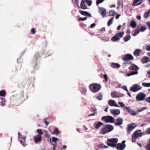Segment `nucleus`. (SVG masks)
I'll list each match as a JSON object with an SVG mask.
<instances>
[{"instance_id":"obj_62","label":"nucleus","mask_w":150,"mask_h":150,"mask_svg":"<svg viewBox=\"0 0 150 150\" xmlns=\"http://www.w3.org/2000/svg\"><path fill=\"white\" fill-rule=\"evenodd\" d=\"M96 25V24L95 23H93L91 24L90 26L92 28L94 27Z\"/></svg>"},{"instance_id":"obj_53","label":"nucleus","mask_w":150,"mask_h":150,"mask_svg":"<svg viewBox=\"0 0 150 150\" xmlns=\"http://www.w3.org/2000/svg\"><path fill=\"white\" fill-rule=\"evenodd\" d=\"M118 6H120L121 5L122 7H123V2L122 1V2H121L120 1H119L118 3Z\"/></svg>"},{"instance_id":"obj_43","label":"nucleus","mask_w":150,"mask_h":150,"mask_svg":"<svg viewBox=\"0 0 150 150\" xmlns=\"http://www.w3.org/2000/svg\"><path fill=\"white\" fill-rule=\"evenodd\" d=\"M104 0H97L96 4L97 5H98L102 3Z\"/></svg>"},{"instance_id":"obj_57","label":"nucleus","mask_w":150,"mask_h":150,"mask_svg":"<svg viewBox=\"0 0 150 150\" xmlns=\"http://www.w3.org/2000/svg\"><path fill=\"white\" fill-rule=\"evenodd\" d=\"M46 119H44V122H45V124L46 125V126L47 127V125H48L49 124V122H47L46 121Z\"/></svg>"},{"instance_id":"obj_60","label":"nucleus","mask_w":150,"mask_h":150,"mask_svg":"<svg viewBox=\"0 0 150 150\" xmlns=\"http://www.w3.org/2000/svg\"><path fill=\"white\" fill-rule=\"evenodd\" d=\"M146 49L148 51H150V45H149L146 47Z\"/></svg>"},{"instance_id":"obj_48","label":"nucleus","mask_w":150,"mask_h":150,"mask_svg":"<svg viewBox=\"0 0 150 150\" xmlns=\"http://www.w3.org/2000/svg\"><path fill=\"white\" fill-rule=\"evenodd\" d=\"M145 109H146V108L144 107L142 108L141 109H138L137 110V112H139L143 111Z\"/></svg>"},{"instance_id":"obj_46","label":"nucleus","mask_w":150,"mask_h":150,"mask_svg":"<svg viewBox=\"0 0 150 150\" xmlns=\"http://www.w3.org/2000/svg\"><path fill=\"white\" fill-rule=\"evenodd\" d=\"M146 29V28L144 26H142L140 29V31L141 32H144Z\"/></svg>"},{"instance_id":"obj_22","label":"nucleus","mask_w":150,"mask_h":150,"mask_svg":"<svg viewBox=\"0 0 150 150\" xmlns=\"http://www.w3.org/2000/svg\"><path fill=\"white\" fill-rule=\"evenodd\" d=\"M85 1L84 0H82L81 1L80 6L81 8L83 9H86L87 8V7L85 4Z\"/></svg>"},{"instance_id":"obj_18","label":"nucleus","mask_w":150,"mask_h":150,"mask_svg":"<svg viewBox=\"0 0 150 150\" xmlns=\"http://www.w3.org/2000/svg\"><path fill=\"white\" fill-rule=\"evenodd\" d=\"M150 62L149 58L147 57H144L142 60L143 64H145Z\"/></svg>"},{"instance_id":"obj_16","label":"nucleus","mask_w":150,"mask_h":150,"mask_svg":"<svg viewBox=\"0 0 150 150\" xmlns=\"http://www.w3.org/2000/svg\"><path fill=\"white\" fill-rule=\"evenodd\" d=\"M129 107H125V108L127 110L130 114L133 116H135L137 115V113L133 110L129 108Z\"/></svg>"},{"instance_id":"obj_61","label":"nucleus","mask_w":150,"mask_h":150,"mask_svg":"<svg viewBox=\"0 0 150 150\" xmlns=\"http://www.w3.org/2000/svg\"><path fill=\"white\" fill-rule=\"evenodd\" d=\"M45 136L46 137L48 138L50 137V135L47 133V131H46V132L45 133Z\"/></svg>"},{"instance_id":"obj_56","label":"nucleus","mask_w":150,"mask_h":150,"mask_svg":"<svg viewBox=\"0 0 150 150\" xmlns=\"http://www.w3.org/2000/svg\"><path fill=\"white\" fill-rule=\"evenodd\" d=\"M104 78L105 79V81H107L108 80V77L107 75L106 74H105L104 75Z\"/></svg>"},{"instance_id":"obj_23","label":"nucleus","mask_w":150,"mask_h":150,"mask_svg":"<svg viewBox=\"0 0 150 150\" xmlns=\"http://www.w3.org/2000/svg\"><path fill=\"white\" fill-rule=\"evenodd\" d=\"M142 50L139 49H136L134 52V54L135 56H138L139 55L140 53L142 52Z\"/></svg>"},{"instance_id":"obj_27","label":"nucleus","mask_w":150,"mask_h":150,"mask_svg":"<svg viewBox=\"0 0 150 150\" xmlns=\"http://www.w3.org/2000/svg\"><path fill=\"white\" fill-rule=\"evenodd\" d=\"M1 101L0 102V104L2 106H4L5 105V100L4 98H1Z\"/></svg>"},{"instance_id":"obj_12","label":"nucleus","mask_w":150,"mask_h":150,"mask_svg":"<svg viewBox=\"0 0 150 150\" xmlns=\"http://www.w3.org/2000/svg\"><path fill=\"white\" fill-rule=\"evenodd\" d=\"M34 142L35 143H40L42 140L41 136L37 135L33 137Z\"/></svg>"},{"instance_id":"obj_49","label":"nucleus","mask_w":150,"mask_h":150,"mask_svg":"<svg viewBox=\"0 0 150 150\" xmlns=\"http://www.w3.org/2000/svg\"><path fill=\"white\" fill-rule=\"evenodd\" d=\"M31 33L32 34H34L35 33V29L34 28H33L31 29Z\"/></svg>"},{"instance_id":"obj_10","label":"nucleus","mask_w":150,"mask_h":150,"mask_svg":"<svg viewBox=\"0 0 150 150\" xmlns=\"http://www.w3.org/2000/svg\"><path fill=\"white\" fill-rule=\"evenodd\" d=\"M141 89V87L137 84H135L132 86L130 88V90L133 92L138 91Z\"/></svg>"},{"instance_id":"obj_3","label":"nucleus","mask_w":150,"mask_h":150,"mask_svg":"<svg viewBox=\"0 0 150 150\" xmlns=\"http://www.w3.org/2000/svg\"><path fill=\"white\" fill-rule=\"evenodd\" d=\"M113 129V127L110 125H105V127L103 128L101 130V133L103 134H105L108 132L111 131Z\"/></svg>"},{"instance_id":"obj_6","label":"nucleus","mask_w":150,"mask_h":150,"mask_svg":"<svg viewBox=\"0 0 150 150\" xmlns=\"http://www.w3.org/2000/svg\"><path fill=\"white\" fill-rule=\"evenodd\" d=\"M124 33V32H119L111 38V40L113 42L119 40L120 38L123 37Z\"/></svg>"},{"instance_id":"obj_37","label":"nucleus","mask_w":150,"mask_h":150,"mask_svg":"<svg viewBox=\"0 0 150 150\" xmlns=\"http://www.w3.org/2000/svg\"><path fill=\"white\" fill-rule=\"evenodd\" d=\"M98 95L99 96L96 97L97 99L99 100H102L103 98V96L102 93H99Z\"/></svg>"},{"instance_id":"obj_63","label":"nucleus","mask_w":150,"mask_h":150,"mask_svg":"<svg viewBox=\"0 0 150 150\" xmlns=\"http://www.w3.org/2000/svg\"><path fill=\"white\" fill-rule=\"evenodd\" d=\"M52 145L53 146V149L55 150V147L56 146V145L55 144H52Z\"/></svg>"},{"instance_id":"obj_59","label":"nucleus","mask_w":150,"mask_h":150,"mask_svg":"<svg viewBox=\"0 0 150 150\" xmlns=\"http://www.w3.org/2000/svg\"><path fill=\"white\" fill-rule=\"evenodd\" d=\"M146 101L150 103V97L146 98Z\"/></svg>"},{"instance_id":"obj_58","label":"nucleus","mask_w":150,"mask_h":150,"mask_svg":"<svg viewBox=\"0 0 150 150\" xmlns=\"http://www.w3.org/2000/svg\"><path fill=\"white\" fill-rule=\"evenodd\" d=\"M96 113H97V112H93V113L89 115L88 116L90 117L91 116L95 115Z\"/></svg>"},{"instance_id":"obj_5","label":"nucleus","mask_w":150,"mask_h":150,"mask_svg":"<svg viewBox=\"0 0 150 150\" xmlns=\"http://www.w3.org/2000/svg\"><path fill=\"white\" fill-rule=\"evenodd\" d=\"M102 120H104L105 123H111L115 122V118L112 117L110 116H104L101 118Z\"/></svg>"},{"instance_id":"obj_24","label":"nucleus","mask_w":150,"mask_h":150,"mask_svg":"<svg viewBox=\"0 0 150 150\" xmlns=\"http://www.w3.org/2000/svg\"><path fill=\"white\" fill-rule=\"evenodd\" d=\"M103 125L104 124L103 123L100 122H99L96 125L95 124H94V126L96 129H98L100 128L101 125Z\"/></svg>"},{"instance_id":"obj_28","label":"nucleus","mask_w":150,"mask_h":150,"mask_svg":"<svg viewBox=\"0 0 150 150\" xmlns=\"http://www.w3.org/2000/svg\"><path fill=\"white\" fill-rule=\"evenodd\" d=\"M138 72L137 71H132L131 73H127V76H129L131 75H133L135 74H138Z\"/></svg>"},{"instance_id":"obj_39","label":"nucleus","mask_w":150,"mask_h":150,"mask_svg":"<svg viewBox=\"0 0 150 150\" xmlns=\"http://www.w3.org/2000/svg\"><path fill=\"white\" fill-rule=\"evenodd\" d=\"M6 94V92L4 90H1L0 91V96L2 97H4Z\"/></svg>"},{"instance_id":"obj_1","label":"nucleus","mask_w":150,"mask_h":150,"mask_svg":"<svg viewBox=\"0 0 150 150\" xmlns=\"http://www.w3.org/2000/svg\"><path fill=\"white\" fill-rule=\"evenodd\" d=\"M101 85L98 84L93 83L89 86L90 90L94 93L98 91L101 88Z\"/></svg>"},{"instance_id":"obj_7","label":"nucleus","mask_w":150,"mask_h":150,"mask_svg":"<svg viewBox=\"0 0 150 150\" xmlns=\"http://www.w3.org/2000/svg\"><path fill=\"white\" fill-rule=\"evenodd\" d=\"M123 60L127 62H125V64H129L130 62L128 61L129 60H133L134 59L133 56L130 54H128L125 55L122 59Z\"/></svg>"},{"instance_id":"obj_26","label":"nucleus","mask_w":150,"mask_h":150,"mask_svg":"<svg viewBox=\"0 0 150 150\" xmlns=\"http://www.w3.org/2000/svg\"><path fill=\"white\" fill-rule=\"evenodd\" d=\"M35 80V79L33 77H31L29 78L27 80V82L30 85V84L33 82Z\"/></svg>"},{"instance_id":"obj_35","label":"nucleus","mask_w":150,"mask_h":150,"mask_svg":"<svg viewBox=\"0 0 150 150\" xmlns=\"http://www.w3.org/2000/svg\"><path fill=\"white\" fill-rule=\"evenodd\" d=\"M59 134V132L57 128H56L55 130L52 132V134H55L57 135Z\"/></svg>"},{"instance_id":"obj_42","label":"nucleus","mask_w":150,"mask_h":150,"mask_svg":"<svg viewBox=\"0 0 150 150\" xmlns=\"http://www.w3.org/2000/svg\"><path fill=\"white\" fill-rule=\"evenodd\" d=\"M84 1L85 2L88 4V5L89 6H90L91 5L92 2V1H90L88 0H84Z\"/></svg>"},{"instance_id":"obj_34","label":"nucleus","mask_w":150,"mask_h":150,"mask_svg":"<svg viewBox=\"0 0 150 150\" xmlns=\"http://www.w3.org/2000/svg\"><path fill=\"white\" fill-rule=\"evenodd\" d=\"M22 140L20 141V143L22 144V145L25 146V145H24V143L25 142V138L24 137H22Z\"/></svg>"},{"instance_id":"obj_30","label":"nucleus","mask_w":150,"mask_h":150,"mask_svg":"<svg viewBox=\"0 0 150 150\" xmlns=\"http://www.w3.org/2000/svg\"><path fill=\"white\" fill-rule=\"evenodd\" d=\"M116 13L113 10L110 11L109 12L108 16H114Z\"/></svg>"},{"instance_id":"obj_40","label":"nucleus","mask_w":150,"mask_h":150,"mask_svg":"<svg viewBox=\"0 0 150 150\" xmlns=\"http://www.w3.org/2000/svg\"><path fill=\"white\" fill-rule=\"evenodd\" d=\"M142 85L144 87H149L150 86V83H147L144 82L142 83Z\"/></svg>"},{"instance_id":"obj_21","label":"nucleus","mask_w":150,"mask_h":150,"mask_svg":"<svg viewBox=\"0 0 150 150\" xmlns=\"http://www.w3.org/2000/svg\"><path fill=\"white\" fill-rule=\"evenodd\" d=\"M111 112L114 115H118L120 113L119 110L117 109H112L111 110Z\"/></svg>"},{"instance_id":"obj_2","label":"nucleus","mask_w":150,"mask_h":150,"mask_svg":"<svg viewBox=\"0 0 150 150\" xmlns=\"http://www.w3.org/2000/svg\"><path fill=\"white\" fill-rule=\"evenodd\" d=\"M107 141L108 142L112 143L107 142V144L108 146L112 147H114L116 146V144L118 141V139L117 138H108L107 139Z\"/></svg>"},{"instance_id":"obj_25","label":"nucleus","mask_w":150,"mask_h":150,"mask_svg":"<svg viewBox=\"0 0 150 150\" xmlns=\"http://www.w3.org/2000/svg\"><path fill=\"white\" fill-rule=\"evenodd\" d=\"M136 23L134 21H131L130 24V26L132 27V28H135L136 27Z\"/></svg>"},{"instance_id":"obj_54","label":"nucleus","mask_w":150,"mask_h":150,"mask_svg":"<svg viewBox=\"0 0 150 150\" xmlns=\"http://www.w3.org/2000/svg\"><path fill=\"white\" fill-rule=\"evenodd\" d=\"M86 89L85 88H83V90H82V92L81 93L82 94H85L86 93Z\"/></svg>"},{"instance_id":"obj_14","label":"nucleus","mask_w":150,"mask_h":150,"mask_svg":"<svg viewBox=\"0 0 150 150\" xmlns=\"http://www.w3.org/2000/svg\"><path fill=\"white\" fill-rule=\"evenodd\" d=\"M123 120L122 118L120 117H119L117 119V122L115 123V126H119L121 125L123 123Z\"/></svg>"},{"instance_id":"obj_11","label":"nucleus","mask_w":150,"mask_h":150,"mask_svg":"<svg viewBox=\"0 0 150 150\" xmlns=\"http://www.w3.org/2000/svg\"><path fill=\"white\" fill-rule=\"evenodd\" d=\"M146 95L142 93H139L136 97V99L139 100H142L144 99Z\"/></svg>"},{"instance_id":"obj_44","label":"nucleus","mask_w":150,"mask_h":150,"mask_svg":"<svg viewBox=\"0 0 150 150\" xmlns=\"http://www.w3.org/2000/svg\"><path fill=\"white\" fill-rule=\"evenodd\" d=\"M87 17L81 18L80 17L78 19L79 21H85L87 19Z\"/></svg>"},{"instance_id":"obj_32","label":"nucleus","mask_w":150,"mask_h":150,"mask_svg":"<svg viewBox=\"0 0 150 150\" xmlns=\"http://www.w3.org/2000/svg\"><path fill=\"white\" fill-rule=\"evenodd\" d=\"M150 13V10L146 12L144 14V17L145 18H148L149 16Z\"/></svg>"},{"instance_id":"obj_47","label":"nucleus","mask_w":150,"mask_h":150,"mask_svg":"<svg viewBox=\"0 0 150 150\" xmlns=\"http://www.w3.org/2000/svg\"><path fill=\"white\" fill-rule=\"evenodd\" d=\"M146 148L147 150H150V143L146 145Z\"/></svg>"},{"instance_id":"obj_41","label":"nucleus","mask_w":150,"mask_h":150,"mask_svg":"<svg viewBox=\"0 0 150 150\" xmlns=\"http://www.w3.org/2000/svg\"><path fill=\"white\" fill-rule=\"evenodd\" d=\"M37 132L38 133L37 135H38L41 136V135L42 134V130L41 129H37Z\"/></svg>"},{"instance_id":"obj_45","label":"nucleus","mask_w":150,"mask_h":150,"mask_svg":"<svg viewBox=\"0 0 150 150\" xmlns=\"http://www.w3.org/2000/svg\"><path fill=\"white\" fill-rule=\"evenodd\" d=\"M34 68L35 70H37L39 69V67L37 63L35 64L34 66Z\"/></svg>"},{"instance_id":"obj_9","label":"nucleus","mask_w":150,"mask_h":150,"mask_svg":"<svg viewBox=\"0 0 150 150\" xmlns=\"http://www.w3.org/2000/svg\"><path fill=\"white\" fill-rule=\"evenodd\" d=\"M98 12L103 18L105 17L106 14V10L105 8L102 7H98Z\"/></svg>"},{"instance_id":"obj_19","label":"nucleus","mask_w":150,"mask_h":150,"mask_svg":"<svg viewBox=\"0 0 150 150\" xmlns=\"http://www.w3.org/2000/svg\"><path fill=\"white\" fill-rule=\"evenodd\" d=\"M111 67L114 68H118L120 67V65L117 63H112L110 64Z\"/></svg>"},{"instance_id":"obj_51","label":"nucleus","mask_w":150,"mask_h":150,"mask_svg":"<svg viewBox=\"0 0 150 150\" xmlns=\"http://www.w3.org/2000/svg\"><path fill=\"white\" fill-rule=\"evenodd\" d=\"M91 111L93 112H96L97 109L92 107L91 108Z\"/></svg>"},{"instance_id":"obj_4","label":"nucleus","mask_w":150,"mask_h":150,"mask_svg":"<svg viewBox=\"0 0 150 150\" xmlns=\"http://www.w3.org/2000/svg\"><path fill=\"white\" fill-rule=\"evenodd\" d=\"M141 132V130L138 129L136 130L132 135V141L133 142H135L136 139L138 137L142 136V133H139Z\"/></svg>"},{"instance_id":"obj_50","label":"nucleus","mask_w":150,"mask_h":150,"mask_svg":"<svg viewBox=\"0 0 150 150\" xmlns=\"http://www.w3.org/2000/svg\"><path fill=\"white\" fill-rule=\"evenodd\" d=\"M118 103L120 105L121 107H124L125 108V105L122 102H119Z\"/></svg>"},{"instance_id":"obj_17","label":"nucleus","mask_w":150,"mask_h":150,"mask_svg":"<svg viewBox=\"0 0 150 150\" xmlns=\"http://www.w3.org/2000/svg\"><path fill=\"white\" fill-rule=\"evenodd\" d=\"M109 104L111 106H114L116 107H119V106L115 103L114 100H110L108 101Z\"/></svg>"},{"instance_id":"obj_55","label":"nucleus","mask_w":150,"mask_h":150,"mask_svg":"<svg viewBox=\"0 0 150 150\" xmlns=\"http://www.w3.org/2000/svg\"><path fill=\"white\" fill-rule=\"evenodd\" d=\"M146 132L148 134H150V128H149L146 129Z\"/></svg>"},{"instance_id":"obj_20","label":"nucleus","mask_w":150,"mask_h":150,"mask_svg":"<svg viewBox=\"0 0 150 150\" xmlns=\"http://www.w3.org/2000/svg\"><path fill=\"white\" fill-rule=\"evenodd\" d=\"M129 69L131 70H136L138 69V68L136 65L133 64H131V65L129 67Z\"/></svg>"},{"instance_id":"obj_64","label":"nucleus","mask_w":150,"mask_h":150,"mask_svg":"<svg viewBox=\"0 0 150 150\" xmlns=\"http://www.w3.org/2000/svg\"><path fill=\"white\" fill-rule=\"evenodd\" d=\"M146 24L149 26V29H150V22H147L146 23Z\"/></svg>"},{"instance_id":"obj_31","label":"nucleus","mask_w":150,"mask_h":150,"mask_svg":"<svg viewBox=\"0 0 150 150\" xmlns=\"http://www.w3.org/2000/svg\"><path fill=\"white\" fill-rule=\"evenodd\" d=\"M114 18V17H112L108 21V25L109 26L112 23L113 20Z\"/></svg>"},{"instance_id":"obj_8","label":"nucleus","mask_w":150,"mask_h":150,"mask_svg":"<svg viewBox=\"0 0 150 150\" xmlns=\"http://www.w3.org/2000/svg\"><path fill=\"white\" fill-rule=\"evenodd\" d=\"M126 142L125 140L123 141L121 143H119L117 145H116V149L118 150H124L126 146V145L125 144Z\"/></svg>"},{"instance_id":"obj_36","label":"nucleus","mask_w":150,"mask_h":150,"mask_svg":"<svg viewBox=\"0 0 150 150\" xmlns=\"http://www.w3.org/2000/svg\"><path fill=\"white\" fill-rule=\"evenodd\" d=\"M139 0H134L133 1V5L137 6L141 4V2L138 4V2L139 1Z\"/></svg>"},{"instance_id":"obj_52","label":"nucleus","mask_w":150,"mask_h":150,"mask_svg":"<svg viewBox=\"0 0 150 150\" xmlns=\"http://www.w3.org/2000/svg\"><path fill=\"white\" fill-rule=\"evenodd\" d=\"M57 139L54 137H53L52 138V141L54 142H56L57 141Z\"/></svg>"},{"instance_id":"obj_38","label":"nucleus","mask_w":150,"mask_h":150,"mask_svg":"<svg viewBox=\"0 0 150 150\" xmlns=\"http://www.w3.org/2000/svg\"><path fill=\"white\" fill-rule=\"evenodd\" d=\"M139 33V30L138 28H136L135 30V33L133 35L134 36L137 35Z\"/></svg>"},{"instance_id":"obj_13","label":"nucleus","mask_w":150,"mask_h":150,"mask_svg":"<svg viewBox=\"0 0 150 150\" xmlns=\"http://www.w3.org/2000/svg\"><path fill=\"white\" fill-rule=\"evenodd\" d=\"M137 126L134 123L129 125L127 129V133L129 134L130 132L136 127Z\"/></svg>"},{"instance_id":"obj_33","label":"nucleus","mask_w":150,"mask_h":150,"mask_svg":"<svg viewBox=\"0 0 150 150\" xmlns=\"http://www.w3.org/2000/svg\"><path fill=\"white\" fill-rule=\"evenodd\" d=\"M111 96L112 98H117L118 97L117 95V92H112L111 93Z\"/></svg>"},{"instance_id":"obj_15","label":"nucleus","mask_w":150,"mask_h":150,"mask_svg":"<svg viewBox=\"0 0 150 150\" xmlns=\"http://www.w3.org/2000/svg\"><path fill=\"white\" fill-rule=\"evenodd\" d=\"M79 12L83 15L85 16H89V17H92L91 14L88 12L79 10Z\"/></svg>"},{"instance_id":"obj_29","label":"nucleus","mask_w":150,"mask_h":150,"mask_svg":"<svg viewBox=\"0 0 150 150\" xmlns=\"http://www.w3.org/2000/svg\"><path fill=\"white\" fill-rule=\"evenodd\" d=\"M131 38V36L130 35H128L125 36L124 38L123 39L125 42L127 41Z\"/></svg>"}]
</instances>
